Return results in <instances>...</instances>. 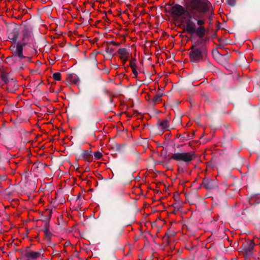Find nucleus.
I'll use <instances>...</instances> for the list:
<instances>
[{
    "instance_id": "f257e3e1",
    "label": "nucleus",
    "mask_w": 260,
    "mask_h": 260,
    "mask_svg": "<svg viewBox=\"0 0 260 260\" xmlns=\"http://www.w3.org/2000/svg\"><path fill=\"white\" fill-rule=\"evenodd\" d=\"M189 18L197 19L201 17V13H205L210 8L211 4L208 0H191L189 4Z\"/></svg>"
},
{
    "instance_id": "f03ea898",
    "label": "nucleus",
    "mask_w": 260,
    "mask_h": 260,
    "mask_svg": "<svg viewBox=\"0 0 260 260\" xmlns=\"http://www.w3.org/2000/svg\"><path fill=\"white\" fill-rule=\"evenodd\" d=\"M171 13L173 18L178 19L181 22L185 20L187 15L189 16V14L187 13L184 7L179 5L173 6Z\"/></svg>"
},
{
    "instance_id": "7ed1b4c3",
    "label": "nucleus",
    "mask_w": 260,
    "mask_h": 260,
    "mask_svg": "<svg viewBox=\"0 0 260 260\" xmlns=\"http://www.w3.org/2000/svg\"><path fill=\"white\" fill-rule=\"evenodd\" d=\"M194 154L193 152L175 153L172 154L170 159L178 161L188 162L194 158Z\"/></svg>"
},
{
    "instance_id": "20e7f679",
    "label": "nucleus",
    "mask_w": 260,
    "mask_h": 260,
    "mask_svg": "<svg viewBox=\"0 0 260 260\" xmlns=\"http://www.w3.org/2000/svg\"><path fill=\"white\" fill-rule=\"evenodd\" d=\"M191 60L196 61L202 58V51L201 48L193 46L189 53Z\"/></svg>"
},
{
    "instance_id": "39448f33",
    "label": "nucleus",
    "mask_w": 260,
    "mask_h": 260,
    "mask_svg": "<svg viewBox=\"0 0 260 260\" xmlns=\"http://www.w3.org/2000/svg\"><path fill=\"white\" fill-rule=\"evenodd\" d=\"M117 53L119 58L121 60L123 64L124 65L129 58V51L126 48H121L118 50Z\"/></svg>"
},
{
    "instance_id": "423d86ee",
    "label": "nucleus",
    "mask_w": 260,
    "mask_h": 260,
    "mask_svg": "<svg viewBox=\"0 0 260 260\" xmlns=\"http://www.w3.org/2000/svg\"><path fill=\"white\" fill-rule=\"evenodd\" d=\"M42 254L40 252L29 251L25 254L26 258L28 260H37L41 258Z\"/></svg>"
},
{
    "instance_id": "0eeeda50",
    "label": "nucleus",
    "mask_w": 260,
    "mask_h": 260,
    "mask_svg": "<svg viewBox=\"0 0 260 260\" xmlns=\"http://www.w3.org/2000/svg\"><path fill=\"white\" fill-rule=\"evenodd\" d=\"M196 24L190 19H188L186 23V29L187 32L192 33L196 31Z\"/></svg>"
},
{
    "instance_id": "6e6552de",
    "label": "nucleus",
    "mask_w": 260,
    "mask_h": 260,
    "mask_svg": "<svg viewBox=\"0 0 260 260\" xmlns=\"http://www.w3.org/2000/svg\"><path fill=\"white\" fill-rule=\"evenodd\" d=\"M162 95V94L161 93H160V92L157 93L153 99V103L155 104V103H158L160 102Z\"/></svg>"
},
{
    "instance_id": "1a4fd4ad",
    "label": "nucleus",
    "mask_w": 260,
    "mask_h": 260,
    "mask_svg": "<svg viewBox=\"0 0 260 260\" xmlns=\"http://www.w3.org/2000/svg\"><path fill=\"white\" fill-rule=\"evenodd\" d=\"M160 126L162 129H167L169 127V123L168 120L161 121L159 123Z\"/></svg>"
},
{
    "instance_id": "9d476101",
    "label": "nucleus",
    "mask_w": 260,
    "mask_h": 260,
    "mask_svg": "<svg viewBox=\"0 0 260 260\" xmlns=\"http://www.w3.org/2000/svg\"><path fill=\"white\" fill-rule=\"evenodd\" d=\"M196 33L200 36H203L205 33V29L202 26H200L196 30Z\"/></svg>"
},
{
    "instance_id": "9b49d317",
    "label": "nucleus",
    "mask_w": 260,
    "mask_h": 260,
    "mask_svg": "<svg viewBox=\"0 0 260 260\" xmlns=\"http://www.w3.org/2000/svg\"><path fill=\"white\" fill-rule=\"evenodd\" d=\"M16 52L17 53L18 56L20 58H23V54H22V47L20 46H17L16 48Z\"/></svg>"
},
{
    "instance_id": "f8f14e48",
    "label": "nucleus",
    "mask_w": 260,
    "mask_h": 260,
    "mask_svg": "<svg viewBox=\"0 0 260 260\" xmlns=\"http://www.w3.org/2000/svg\"><path fill=\"white\" fill-rule=\"evenodd\" d=\"M53 78L55 81H60L61 80V74L59 72H56L53 74Z\"/></svg>"
},
{
    "instance_id": "ddd939ff",
    "label": "nucleus",
    "mask_w": 260,
    "mask_h": 260,
    "mask_svg": "<svg viewBox=\"0 0 260 260\" xmlns=\"http://www.w3.org/2000/svg\"><path fill=\"white\" fill-rule=\"evenodd\" d=\"M70 81L73 83L77 84L79 82V79L76 75H72L71 76Z\"/></svg>"
},
{
    "instance_id": "4468645a",
    "label": "nucleus",
    "mask_w": 260,
    "mask_h": 260,
    "mask_svg": "<svg viewBox=\"0 0 260 260\" xmlns=\"http://www.w3.org/2000/svg\"><path fill=\"white\" fill-rule=\"evenodd\" d=\"M129 66L131 68H136V60L135 59H132L130 61Z\"/></svg>"
},
{
    "instance_id": "2eb2a0df",
    "label": "nucleus",
    "mask_w": 260,
    "mask_h": 260,
    "mask_svg": "<svg viewBox=\"0 0 260 260\" xmlns=\"http://www.w3.org/2000/svg\"><path fill=\"white\" fill-rule=\"evenodd\" d=\"M94 156L96 159H99L102 157V154L99 151H96L94 153Z\"/></svg>"
},
{
    "instance_id": "dca6fc26",
    "label": "nucleus",
    "mask_w": 260,
    "mask_h": 260,
    "mask_svg": "<svg viewBox=\"0 0 260 260\" xmlns=\"http://www.w3.org/2000/svg\"><path fill=\"white\" fill-rule=\"evenodd\" d=\"M1 78L3 80V81L5 83H7L8 81V77L7 75L4 73L2 74L1 75Z\"/></svg>"
},
{
    "instance_id": "f3484780",
    "label": "nucleus",
    "mask_w": 260,
    "mask_h": 260,
    "mask_svg": "<svg viewBox=\"0 0 260 260\" xmlns=\"http://www.w3.org/2000/svg\"><path fill=\"white\" fill-rule=\"evenodd\" d=\"M89 153L88 151H85L83 152V157L86 158V159H87L88 156L89 155Z\"/></svg>"
},
{
    "instance_id": "a211bd4d",
    "label": "nucleus",
    "mask_w": 260,
    "mask_h": 260,
    "mask_svg": "<svg viewBox=\"0 0 260 260\" xmlns=\"http://www.w3.org/2000/svg\"><path fill=\"white\" fill-rule=\"evenodd\" d=\"M197 24L200 26H202L204 24V21L202 20H199L197 21Z\"/></svg>"
},
{
    "instance_id": "6ab92c4d",
    "label": "nucleus",
    "mask_w": 260,
    "mask_h": 260,
    "mask_svg": "<svg viewBox=\"0 0 260 260\" xmlns=\"http://www.w3.org/2000/svg\"><path fill=\"white\" fill-rule=\"evenodd\" d=\"M133 71V74H134L135 76L137 77L138 75V72L136 70V68H131Z\"/></svg>"
},
{
    "instance_id": "aec40b11",
    "label": "nucleus",
    "mask_w": 260,
    "mask_h": 260,
    "mask_svg": "<svg viewBox=\"0 0 260 260\" xmlns=\"http://www.w3.org/2000/svg\"><path fill=\"white\" fill-rule=\"evenodd\" d=\"M16 38H17V35H15V36H14V37L13 38H11L10 37V36L9 37V39H12L13 40H15L16 39Z\"/></svg>"
},
{
    "instance_id": "412c9836",
    "label": "nucleus",
    "mask_w": 260,
    "mask_h": 260,
    "mask_svg": "<svg viewBox=\"0 0 260 260\" xmlns=\"http://www.w3.org/2000/svg\"><path fill=\"white\" fill-rule=\"evenodd\" d=\"M257 198L258 199V201H257V203H258L260 202V196H257Z\"/></svg>"
}]
</instances>
